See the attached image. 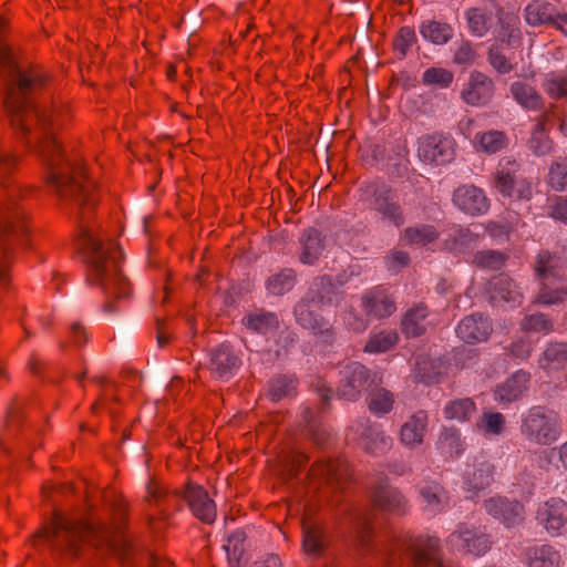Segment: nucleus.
<instances>
[{
    "mask_svg": "<svg viewBox=\"0 0 567 567\" xmlns=\"http://www.w3.org/2000/svg\"><path fill=\"white\" fill-rule=\"evenodd\" d=\"M6 22L0 17V64L8 68L14 81L8 89L4 106L16 131L30 133L37 141V151L44 157L60 153L54 128L58 126L55 109L40 107L28 100V94L41 87L45 75L39 66L22 69L3 42Z\"/></svg>",
    "mask_w": 567,
    "mask_h": 567,
    "instance_id": "obj_1",
    "label": "nucleus"
},
{
    "mask_svg": "<svg viewBox=\"0 0 567 567\" xmlns=\"http://www.w3.org/2000/svg\"><path fill=\"white\" fill-rule=\"evenodd\" d=\"M81 246L87 255L90 280L94 279L105 289L114 286L116 296L127 295L128 286L120 271L121 249L113 244L104 248L101 238L91 229L82 231Z\"/></svg>",
    "mask_w": 567,
    "mask_h": 567,
    "instance_id": "obj_2",
    "label": "nucleus"
},
{
    "mask_svg": "<svg viewBox=\"0 0 567 567\" xmlns=\"http://www.w3.org/2000/svg\"><path fill=\"white\" fill-rule=\"evenodd\" d=\"M52 525V535L59 536L64 532L71 547H75L78 542H82L95 547L107 546L116 550L118 545L124 543L122 532L118 528L95 526L86 519L73 522L63 515L56 514Z\"/></svg>",
    "mask_w": 567,
    "mask_h": 567,
    "instance_id": "obj_3",
    "label": "nucleus"
},
{
    "mask_svg": "<svg viewBox=\"0 0 567 567\" xmlns=\"http://www.w3.org/2000/svg\"><path fill=\"white\" fill-rule=\"evenodd\" d=\"M522 431L533 442L550 444L559 435L557 415L554 412L532 409L524 420Z\"/></svg>",
    "mask_w": 567,
    "mask_h": 567,
    "instance_id": "obj_4",
    "label": "nucleus"
},
{
    "mask_svg": "<svg viewBox=\"0 0 567 567\" xmlns=\"http://www.w3.org/2000/svg\"><path fill=\"white\" fill-rule=\"evenodd\" d=\"M49 183L53 185L63 197H73L79 203H89V193L93 187L91 181L82 173H74L72 176H61L51 173Z\"/></svg>",
    "mask_w": 567,
    "mask_h": 567,
    "instance_id": "obj_5",
    "label": "nucleus"
},
{
    "mask_svg": "<svg viewBox=\"0 0 567 567\" xmlns=\"http://www.w3.org/2000/svg\"><path fill=\"white\" fill-rule=\"evenodd\" d=\"M417 152L424 162L444 164L453 157L454 143L443 135H427L420 138Z\"/></svg>",
    "mask_w": 567,
    "mask_h": 567,
    "instance_id": "obj_6",
    "label": "nucleus"
},
{
    "mask_svg": "<svg viewBox=\"0 0 567 567\" xmlns=\"http://www.w3.org/2000/svg\"><path fill=\"white\" fill-rule=\"evenodd\" d=\"M537 518L553 535L567 533V504L563 499H551L538 509Z\"/></svg>",
    "mask_w": 567,
    "mask_h": 567,
    "instance_id": "obj_7",
    "label": "nucleus"
},
{
    "mask_svg": "<svg viewBox=\"0 0 567 567\" xmlns=\"http://www.w3.org/2000/svg\"><path fill=\"white\" fill-rule=\"evenodd\" d=\"M496 190L505 197L522 199L528 198L532 194L529 183L518 179L514 168H502L495 175Z\"/></svg>",
    "mask_w": 567,
    "mask_h": 567,
    "instance_id": "obj_8",
    "label": "nucleus"
},
{
    "mask_svg": "<svg viewBox=\"0 0 567 567\" xmlns=\"http://www.w3.org/2000/svg\"><path fill=\"white\" fill-rule=\"evenodd\" d=\"M185 497L189 503V506L194 515L203 520L204 523H213L216 517V507L213 501L208 497L207 492L194 484H188Z\"/></svg>",
    "mask_w": 567,
    "mask_h": 567,
    "instance_id": "obj_9",
    "label": "nucleus"
},
{
    "mask_svg": "<svg viewBox=\"0 0 567 567\" xmlns=\"http://www.w3.org/2000/svg\"><path fill=\"white\" fill-rule=\"evenodd\" d=\"M454 204L470 215L483 214L488 208L484 193L474 186H461L453 196Z\"/></svg>",
    "mask_w": 567,
    "mask_h": 567,
    "instance_id": "obj_10",
    "label": "nucleus"
},
{
    "mask_svg": "<svg viewBox=\"0 0 567 567\" xmlns=\"http://www.w3.org/2000/svg\"><path fill=\"white\" fill-rule=\"evenodd\" d=\"M0 231L16 236L27 234L24 213L16 204L0 202Z\"/></svg>",
    "mask_w": 567,
    "mask_h": 567,
    "instance_id": "obj_11",
    "label": "nucleus"
},
{
    "mask_svg": "<svg viewBox=\"0 0 567 567\" xmlns=\"http://www.w3.org/2000/svg\"><path fill=\"white\" fill-rule=\"evenodd\" d=\"M456 333L466 343L485 341L491 333V324L482 317L470 316L460 322Z\"/></svg>",
    "mask_w": 567,
    "mask_h": 567,
    "instance_id": "obj_12",
    "label": "nucleus"
},
{
    "mask_svg": "<svg viewBox=\"0 0 567 567\" xmlns=\"http://www.w3.org/2000/svg\"><path fill=\"white\" fill-rule=\"evenodd\" d=\"M450 544L464 553L480 556L489 548V540L485 535H476L473 532H457L450 536Z\"/></svg>",
    "mask_w": 567,
    "mask_h": 567,
    "instance_id": "obj_13",
    "label": "nucleus"
},
{
    "mask_svg": "<svg viewBox=\"0 0 567 567\" xmlns=\"http://www.w3.org/2000/svg\"><path fill=\"white\" fill-rule=\"evenodd\" d=\"M492 82L484 74H473L463 91V99L467 104L480 105L492 96Z\"/></svg>",
    "mask_w": 567,
    "mask_h": 567,
    "instance_id": "obj_14",
    "label": "nucleus"
},
{
    "mask_svg": "<svg viewBox=\"0 0 567 567\" xmlns=\"http://www.w3.org/2000/svg\"><path fill=\"white\" fill-rule=\"evenodd\" d=\"M485 506L491 515L502 518L507 526L522 520L523 507L518 503L507 504L503 498H491Z\"/></svg>",
    "mask_w": 567,
    "mask_h": 567,
    "instance_id": "obj_15",
    "label": "nucleus"
},
{
    "mask_svg": "<svg viewBox=\"0 0 567 567\" xmlns=\"http://www.w3.org/2000/svg\"><path fill=\"white\" fill-rule=\"evenodd\" d=\"M426 415L417 412L401 429V441L405 445H415L422 442L425 430Z\"/></svg>",
    "mask_w": 567,
    "mask_h": 567,
    "instance_id": "obj_16",
    "label": "nucleus"
},
{
    "mask_svg": "<svg viewBox=\"0 0 567 567\" xmlns=\"http://www.w3.org/2000/svg\"><path fill=\"white\" fill-rule=\"evenodd\" d=\"M363 303L368 313L379 318L391 315L395 309L383 289H375L371 295L365 296Z\"/></svg>",
    "mask_w": 567,
    "mask_h": 567,
    "instance_id": "obj_17",
    "label": "nucleus"
},
{
    "mask_svg": "<svg viewBox=\"0 0 567 567\" xmlns=\"http://www.w3.org/2000/svg\"><path fill=\"white\" fill-rule=\"evenodd\" d=\"M528 375L525 372L515 373L504 385L495 391V400L504 403L516 400L526 388Z\"/></svg>",
    "mask_w": 567,
    "mask_h": 567,
    "instance_id": "obj_18",
    "label": "nucleus"
},
{
    "mask_svg": "<svg viewBox=\"0 0 567 567\" xmlns=\"http://www.w3.org/2000/svg\"><path fill=\"white\" fill-rule=\"evenodd\" d=\"M210 363L212 369L219 377H223L236 365L237 359L233 354L230 348L226 344H223L212 353Z\"/></svg>",
    "mask_w": 567,
    "mask_h": 567,
    "instance_id": "obj_19",
    "label": "nucleus"
},
{
    "mask_svg": "<svg viewBox=\"0 0 567 567\" xmlns=\"http://www.w3.org/2000/svg\"><path fill=\"white\" fill-rule=\"evenodd\" d=\"M322 240L316 229H309L302 238L301 261L303 264H313L322 251Z\"/></svg>",
    "mask_w": 567,
    "mask_h": 567,
    "instance_id": "obj_20",
    "label": "nucleus"
},
{
    "mask_svg": "<svg viewBox=\"0 0 567 567\" xmlns=\"http://www.w3.org/2000/svg\"><path fill=\"white\" fill-rule=\"evenodd\" d=\"M426 317V310L423 307H417L410 310L402 322L403 332L408 337H417L425 330L424 319Z\"/></svg>",
    "mask_w": 567,
    "mask_h": 567,
    "instance_id": "obj_21",
    "label": "nucleus"
},
{
    "mask_svg": "<svg viewBox=\"0 0 567 567\" xmlns=\"http://www.w3.org/2000/svg\"><path fill=\"white\" fill-rule=\"evenodd\" d=\"M421 34L434 44H444L452 37L451 28L445 23L429 21L421 25Z\"/></svg>",
    "mask_w": 567,
    "mask_h": 567,
    "instance_id": "obj_22",
    "label": "nucleus"
},
{
    "mask_svg": "<svg viewBox=\"0 0 567 567\" xmlns=\"http://www.w3.org/2000/svg\"><path fill=\"white\" fill-rule=\"evenodd\" d=\"M512 93L515 100L525 109L535 110L542 104L540 95L532 86L523 83H514Z\"/></svg>",
    "mask_w": 567,
    "mask_h": 567,
    "instance_id": "obj_23",
    "label": "nucleus"
},
{
    "mask_svg": "<svg viewBox=\"0 0 567 567\" xmlns=\"http://www.w3.org/2000/svg\"><path fill=\"white\" fill-rule=\"evenodd\" d=\"M553 18L551 8L542 1H533L525 9V20L529 25H540Z\"/></svg>",
    "mask_w": 567,
    "mask_h": 567,
    "instance_id": "obj_24",
    "label": "nucleus"
},
{
    "mask_svg": "<svg viewBox=\"0 0 567 567\" xmlns=\"http://www.w3.org/2000/svg\"><path fill=\"white\" fill-rule=\"evenodd\" d=\"M559 555L550 547L543 546L534 549L529 555V567H558Z\"/></svg>",
    "mask_w": 567,
    "mask_h": 567,
    "instance_id": "obj_25",
    "label": "nucleus"
},
{
    "mask_svg": "<svg viewBox=\"0 0 567 567\" xmlns=\"http://www.w3.org/2000/svg\"><path fill=\"white\" fill-rule=\"evenodd\" d=\"M322 547L321 529L311 523H303L302 548L308 554H317Z\"/></svg>",
    "mask_w": 567,
    "mask_h": 567,
    "instance_id": "obj_26",
    "label": "nucleus"
},
{
    "mask_svg": "<svg viewBox=\"0 0 567 567\" xmlns=\"http://www.w3.org/2000/svg\"><path fill=\"white\" fill-rule=\"evenodd\" d=\"M474 410V403L468 399H464L451 402L445 408L444 413L449 420L465 421L472 415Z\"/></svg>",
    "mask_w": 567,
    "mask_h": 567,
    "instance_id": "obj_27",
    "label": "nucleus"
},
{
    "mask_svg": "<svg viewBox=\"0 0 567 567\" xmlns=\"http://www.w3.org/2000/svg\"><path fill=\"white\" fill-rule=\"evenodd\" d=\"M513 286L514 285L509 279L505 277L498 278L493 286L492 300L496 301L499 299L506 302L519 301L520 295L513 289Z\"/></svg>",
    "mask_w": 567,
    "mask_h": 567,
    "instance_id": "obj_28",
    "label": "nucleus"
},
{
    "mask_svg": "<svg viewBox=\"0 0 567 567\" xmlns=\"http://www.w3.org/2000/svg\"><path fill=\"white\" fill-rule=\"evenodd\" d=\"M398 341L394 332H381L374 336L367 344L364 350L370 353L388 351Z\"/></svg>",
    "mask_w": 567,
    "mask_h": 567,
    "instance_id": "obj_29",
    "label": "nucleus"
},
{
    "mask_svg": "<svg viewBox=\"0 0 567 567\" xmlns=\"http://www.w3.org/2000/svg\"><path fill=\"white\" fill-rule=\"evenodd\" d=\"M567 360V346L557 343L549 346L544 352V368L556 369L558 364Z\"/></svg>",
    "mask_w": 567,
    "mask_h": 567,
    "instance_id": "obj_30",
    "label": "nucleus"
},
{
    "mask_svg": "<svg viewBox=\"0 0 567 567\" xmlns=\"http://www.w3.org/2000/svg\"><path fill=\"white\" fill-rule=\"evenodd\" d=\"M505 145V137L503 133L493 131L483 134L480 137L478 144L476 145L477 150L484 151L486 153H496Z\"/></svg>",
    "mask_w": 567,
    "mask_h": 567,
    "instance_id": "obj_31",
    "label": "nucleus"
},
{
    "mask_svg": "<svg viewBox=\"0 0 567 567\" xmlns=\"http://www.w3.org/2000/svg\"><path fill=\"white\" fill-rule=\"evenodd\" d=\"M452 72L443 68H432L423 73V82L429 85L446 87L452 83Z\"/></svg>",
    "mask_w": 567,
    "mask_h": 567,
    "instance_id": "obj_32",
    "label": "nucleus"
},
{
    "mask_svg": "<svg viewBox=\"0 0 567 567\" xmlns=\"http://www.w3.org/2000/svg\"><path fill=\"white\" fill-rule=\"evenodd\" d=\"M559 267V260L554 256L545 252L538 256L536 270L544 280L558 276L556 269Z\"/></svg>",
    "mask_w": 567,
    "mask_h": 567,
    "instance_id": "obj_33",
    "label": "nucleus"
},
{
    "mask_svg": "<svg viewBox=\"0 0 567 567\" xmlns=\"http://www.w3.org/2000/svg\"><path fill=\"white\" fill-rule=\"evenodd\" d=\"M393 398L385 390H378L371 395L369 408L372 413L382 414L392 409Z\"/></svg>",
    "mask_w": 567,
    "mask_h": 567,
    "instance_id": "obj_34",
    "label": "nucleus"
},
{
    "mask_svg": "<svg viewBox=\"0 0 567 567\" xmlns=\"http://www.w3.org/2000/svg\"><path fill=\"white\" fill-rule=\"evenodd\" d=\"M546 93L554 99L567 95V76L561 74H551L544 84Z\"/></svg>",
    "mask_w": 567,
    "mask_h": 567,
    "instance_id": "obj_35",
    "label": "nucleus"
},
{
    "mask_svg": "<svg viewBox=\"0 0 567 567\" xmlns=\"http://www.w3.org/2000/svg\"><path fill=\"white\" fill-rule=\"evenodd\" d=\"M549 184L557 190L567 187V158L551 166L549 171Z\"/></svg>",
    "mask_w": 567,
    "mask_h": 567,
    "instance_id": "obj_36",
    "label": "nucleus"
},
{
    "mask_svg": "<svg viewBox=\"0 0 567 567\" xmlns=\"http://www.w3.org/2000/svg\"><path fill=\"white\" fill-rule=\"evenodd\" d=\"M436 234L432 227L409 228L405 231L404 239L410 244L425 245L435 238Z\"/></svg>",
    "mask_w": 567,
    "mask_h": 567,
    "instance_id": "obj_37",
    "label": "nucleus"
},
{
    "mask_svg": "<svg viewBox=\"0 0 567 567\" xmlns=\"http://www.w3.org/2000/svg\"><path fill=\"white\" fill-rule=\"evenodd\" d=\"M492 481V474L488 467L480 468L473 473V482L468 480L466 482L467 497L474 496V489H482L487 486Z\"/></svg>",
    "mask_w": 567,
    "mask_h": 567,
    "instance_id": "obj_38",
    "label": "nucleus"
},
{
    "mask_svg": "<svg viewBox=\"0 0 567 567\" xmlns=\"http://www.w3.org/2000/svg\"><path fill=\"white\" fill-rule=\"evenodd\" d=\"M466 18L471 32L475 35H483L487 29V18L477 9L467 11Z\"/></svg>",
    "mask_w": 567,
    "mask_h": 567,
    "instance_id": "obj_39",
    "label": "nucleus"
},
{
    "mask_svg": "<svg viewBox=\"0 0 567 567\" xmlns=\"http://www.w3.org/2000/svg\"><path fill=\"white\" fill-rule=\"evenodd\" d=\"M530 147L538 155H544L550 151L551 143L543 126L537 127L533 133L530 138Z\"/></svg>",
    "mask_w": 567,
    "mask_h": 567,
    "instance_id": "obj_40",
    "label": "nucleus"
},
{
    "mask_svg": "<svg viewBox=\"0 0 567 567\" xmlns=\"http://www.w3.org/2000/svg\"><path fill=\"white\" fill-rule=\"evenodd\" d=\"M477 425L486 433L498 434L503 429L504 419L499 413H487Z\"/></svg>",
    "mask_w": 567,
    "mask_h": 567,
    "instance_id": "obj_41",
    "label": "nucleus"
},
{
    "mask_svg": "<svg viewBox=\"0 0 567 567\" xmlns=\"http://www.w3.org/2000/svg\"><path fill=\"white\" fill-rule=\"evenodd\" d=\"M474 262L482 268L497 269L504 262V257L495 251H484L475 256Z\"/></svg>",
    "mask_w": 567,
    "mask_h": 567,
    "instance_id": "obj_42",
    "label": "nucleus"
},
{
    "mask_svg": "<svg viewBox=\"0 0 567 567\" xmlns=\"http://www.w3.org/2000/svg\"><path fill=\"white\" fill-rule=\"evenodd\" d=\"M295 315L300 326L307 329H318V321L308 305L299 303L295 309Z\"/></svg>",
    "mask_w": 567,
    "mask_h": 567,
    "instance_id": "obj_43",
    "label": "nucleus"
},
{
    "mask_svg": "<svg viewBox=\"0 0 567 567\" xmlns=\"http://www.w3.org/2000/svg\"><path fill=\"white\" fill-rule=\"evenodd\" d=\"M292 278L290 275L280 274L270 278L267 282V289L274 295H280L290 289Z\"/></svg>",
    "mask_w": 567,
    "mask_h": 567,
    "instance_id": "obj_44",
    "label": "nucleus"
},
{
    "mask_svg": "<svg viewBox=\"0 0 567 567\" xmlns=\"http://www.w3.org/2000/svg\"><path fill=\"white\" fill-rule=\"evenodd\" d=\"M415 38L414 31L410 28L400 29L394 42V48L401 54H404L406 49L413 43Z\"/></svg>",
    "mask_w": 567,
    "mask_h": 567,
    "instance_id": "obj_45",
    "label": "nucleus"
},
{
    "mask_svg": "<svg viewBox=\"0 0 567 567\" xmlns=\"http://www.w3.org/2000/svg\"><path fill=\"white\" fill-rule=\"evenodd\" d=\"M475 59V52L467 43L461 44L455 51L454 61L457 64H468Z\"/></svg>",
    "mask_w": 567,
    "mask_h": 567,
    "instance_id": "obj_46",
    "label": "nucleus"
},
{
    "mask_svg": "<svg viewBox=\"0 0 567 567\" xmlns=\"http://www.w3.org/2000/svg\"><path fill=\"white\" fill-rule=\"evenodd\" d=\"M526 328L538 332L549 331V322L543 315H533L526 321Z\"/></svg>",
    "mask_w": 567,
    "mask_h": 567,
    "instance_id": "obj_47",
    "label": "nucleus"
},
{
    "mask_svg": "<svg viewBox=\"0 0 567 567\" xmlns=\"http://www.w3.org/2000/svg\"><path fill=\"white\" fill-rule=\"evenodd\" d=\"M491 64L499 73H506L511 70V65L507 63L506 58L498 53L496 48H493L489 52Z\"/></svg>",
    "mask_w": 567,
    "mask_h": 567,
    "instance_id": "obj_48",
    "label": "nucleus"
},
{
    "mask_svg": "<svg viewBox=\"0 0 567 567\" xmlns=\"http://www.w3.org/2000/svg\"><path fill=\"white\" fill-rule=\"evenodd\" d=\"M567 292L565 290H556L554 295H549L546 289H543L538 296V301L544 305H551L564 300Z\"/></svg>",
    "mask_w": 567,
    "mask_h": 567,
    "instance_id": "obj_49",
    "label": "nucleus"
},
{
    "mask_svg": "<svg viewBox=\"0 0 567 567\" xmlns=\"http://www.w3.org/2000/svg\"><path fill=\"white\" fill-rule=\"evenodd\" d=\"M551 216L555 219L567 220V198L559 197L551 206Z\"/></svg>",
    "mask_w": 567,
    "mask_h": 567,
    "instance_id": "obj_50",
    "label": "nucleus"
},
{
    "mask_svg": "<svg viewBox=\"0 0 567 567\" xmlns=\"http://www.w3.org/2000/svg\"><path fill=\"white\" fill-rule=\"evenodd\" d=\"M272 320V316H250L246 319V326L251 329L260 330L264 323Z\"/></svg>",
    "mask_w": 567,
    "mask_h": 567,
    "instance_id": "obj_51",
    "label": "nucleus"
},
{
    "mask_svg": "<svg viewBox=\"0 0 567 567\" xmlns=\"http://www.w3.org/2000/svg\"><path fill=\"white\" fill-rule=\"evenodd\" d=\"M408 260H409V258L405 252L398 251V252H394L389 258V266H390V268L395 269L398 267L406 265Z\"/></svg>",
    "mask_w": 567,
    "mask_h": 567,
    "instance_id": "obj_52",
    "label": "nucleus"
},
{
    "mask_svg": "<svg viewBox=\"0 0 567 567\" xmlns=\"http://www.w3.org/2000/svg\"><path fill=\"white\" fill-rule=\"evenodd\" d=\"M434 492L430 493V491H423L422 495L430 507H434L436 504L440 503L441 499V493L437 486L433 487Z\"/></svg>",
    "mask_w": 567,
    "mask_h": 567,
    "instance_id": "obj_53",
    "label": "nucleus"
},
{
    "mask_svg": "<svg viewBox=\"0 0 567 567\" xmlns=\"http://www.w3.org/2000/svg\"><path fill=\"white\" fill-rule=\"evenodd\" d=\"M434 558V554L432 553V547L427 550H420L415 555L416 564L422 565Z\"/></svg>",
    "mask_w": 567,
    "mask_h": 567,
    "instance_id": "obj_54",
    "label": "nucleus"
},
{
    "mask_svg": "<svg viewBox=\"0 0 567 567\" xmlns=\"http://www.w3.org/2000/svg\"><path fill=\"white\" fill-rule=\"evenodd\" d=\"M442 447L452 450L453 445H457V437L455 433L446 434L441 441Z\"/></svg>",
    "mask_w": 567,
    "mask_h": 567,
    "instance_id": "obj_55",
    "label": "nucleus"
},
{
    "mask_svg": "<svg viewBox=\"0 0 567 567\" xmlns=\"http://www.w3.org/2000/svg\"><path fill=\"white\" fill-rule=\"evenodd\" d=\"M555 25L557 29H559L563 33L567 35V14L558 16L555 21Z\"/></svg>",
    "mask_w": 567,
    "mask_h": 567,
    "instance_id": "obj_56",
    "label": "nucleus"
},
{
    "mask_svg": "<svg viewBox=\"0 0 567 567\" xmlns=\"http://www.w3.org/2000/svg\"><path fill=\"white\" fill-rule=\"evenodd\" d=\"M377 205H378V209L383 212V214L388 215V216H391V217H394V212L396 209V207L394 206V204H390L388 205V207H383V203L382 200L379 198L377 200Z\"/></svg>",
    "mask_w": 567,
    "mask_h": 567,
    "instance_id": "obj_57",
    "label": "nucleus"
},
{
    "mask_svg": "<svg viewBox=\"0 0 567 567\" xmlns=\"http://www.w3.org/2000/svg\"><path fill=\"white\" fill-rule=\"evenodd\" d=\"M280 559L278 556L271 555L265 561V567H280Z\"/></svg>",
    "mask_w": 567,
    "mask_h": 567,
    "instance_id": "obj_58",
    "label": "nucleus"
},
{
    "mask_svg": "<svg viewBox=\"0 0 567 567\" xmlns=\"http://www.w3.org/2000/svg\"><path fill=\"white\" fill-rule=\"evenodd\" d=\"M72 333L76 342H81V336L84 334V329L81 324H74L72 327Z\"/></svg>",
    "mask_w": 567,
    "mask_h": 567,
    "instance_id": "obj_59",
    "label": "nucleus"
},
{
    "mask_svg": "<svg viewBox=\"0 0 567 567\" xmlns=\"http://www.w3.org/2000/svg\"><path fill=\"white\" fill-rule=\"evenodd\" d=\"M363 373H364V368L362 365L355 364V367L353 369V378L350 381L352 386H354L355 382L358 381L355 379V375L362 377Z\"/></svg>",
    "mask_w": 567,
    "mask_h": 567,
    "instance_id": "obj_60",
    "label": "nucleus"
},
{
    "mask_svg": "<svg viewBox=\"0 0 567 567\" xmlns=\"http://www.w3.org/2000/svg\"><path fill=\"white\" fill-rule=\"evenodd\" d=\"M560 460H561L565 468H567V443L561 446Z\"/></svg>",
    "mask_w": 567,
    "mask_h": 567,
    "instance_id": "obj_61",
    "label": "nucleus"
},
{
    "mask_svg": "<svg viewBox=\"0 0 567 567\" xmlns=\"http://www.w3.org/2000/svg\"><path fill=\"white\" fill-rule=\"evenodd\" d=\"M13 162V156L6 153H0V163L9 164Z\"/></svg>",
    "mask_w": 567,
    "mask_h": 567,
    "instance_id": "obj_62",
    "label": "nucleus"
},
{
    "mask_svg": "<svg viewBox=\"0 0 567 567\" xmlns=\"http://www.w3.org/2000/svg\"><path fill=\"white\" fill-rule=\"evenodd\" d=\"M239 538H240V534H235V535H233L231 537H229V538H228V540H227V544L225 545V549H226L227 551H229V550H230V546H231L233 542H235V540H237V539H239Z\"/></svg>",
    "mask_w": 567,
    "mask_h": 567,
    "instance_id": "obj_63",
    "label": "nucleus"
},
{
    "mask_svg": "<svg viewBox=\"0 0 567 567\" xmlns=\"http://www.w3.org/2000/svg\"><path fill=\"white\" fill-rule=\"evenodd\" d=\"M560 130H561V132H563L564 134H566V135H567V122H566V121L561 123V125H560Z\"/></svg>",
    "mask_w": 567,
    "mask_h": 567,
    "instance_id": "obj_64",
    "label": "nucleus"
}]
</instances>
